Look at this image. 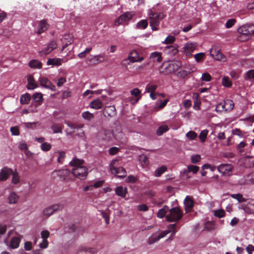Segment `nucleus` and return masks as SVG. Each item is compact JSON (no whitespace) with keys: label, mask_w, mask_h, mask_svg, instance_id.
<instances>
[{"label":"nucleus","mask_w":254,"mask_h":254,"mask_svg":"<svg viewBox=\"0 0 254 254\" xmlns=\"http://www.w3.org/2000/svg\"><path fill=\"white\" fill-rule=\"evenodd\" d=\"M31 100V96L29 94H23L20 97V103L21 104H28Z\"/></svg>","instance_id":"72a5a7b5"},{"label":"nucleus","mask_w":254,"mask_h":254,"mask_svg":"<svg viewBox=\"0 0 254 254\" xmlns=\"http://www.w3.org/2000/svg\"><path fill=\"white\" fill-rule=\"evenodd\" d=\"M48 65H61V60L59 59H49L47 63Z\"/></svg>","instance_id":"a18cd8bd"},{"label":"nucleus","mask_w":254,"mask_h":254,"mask_svg":"<svg viewBox=\"0 0 254 254\" xmlns=\"http://www.w3.org/2000/svg\"><path fill=\"white\" fill-rule=\"evenodd\" d=\"M71 172L70 170L67 169H60L58 170H55L52 175L53 177H59L60 179L63 181L67 180L69 179V176Z\"/></svg>","instance_id":"423d86ee"},{"label":"nucleus","mask_w":254,"mask_h":254,"mask_svg":"<svg viewBox=\"0 0 254 254\" xmlns=\"http://www.w3.org/2000/svg\"><path fill=\"white\" fill-rule=\"evenodd\" d=\"M220 51V49L218 47L213 46L210 50V55L216 60L220 61L224 57Z\"/></svg>","instance_id":"9b49d317"},{"label":"nucleus","mask_w":254,"mask_h":254,"mask_svg":"<svg viewBox=\"0 0 254 254\" xmlns=\"http://www.w3.org/2000/svg\"><path fill=\"white\" fill-rule=\"evenodd\" d=\"M33 98L36 102H40L43 99L42 94L40 93H36L33 94Z\"/></svg>","instance_id":"680f3d73"},{"label":"nucleus","mask_w":254,"mask_h":254,"mask_svg":"<svg viewBox=\"0 0 254 254\" xmlns=\"http://www.w3.org/2000/svg\"><path fill=\"white\" fill-rule=\"evenodd\" d=\"M64 126L59 124H53L51 126V128L52 129L54 133H62V130Z\"/></svg>","instance_id":"473e14b6"},{"label":"nucleus","mask_w":254,"mask_h":254,"mask_svg":"<svg viewBox=\"0 0 254 254\" xmlns=\"http://www.w3.org/2000/svg\"><path fill=\"white\" fill-rule=\"evenodd\" d=\"M211 79V76L207 72L204 73L202 75L201 80L204 81H210Z\"/></svg>","instance_id":"052dcab7"},{"label":"nucleus","mask_w":254,"mask_h":254,"mask_svg":"<svg viewBox=\"0 0 254 254\" xmlns=\"http://www.w3.org/2000/svg\"><path fill=\"white\" fill-rule=\"evenodd\" d=\"M82 118L87 121H90L94 118V115L88 111L84 112L82 113Z\"/></svg>","instance_id":"de8ad7c7"},{"label":"nucleus","mask_w":254,"mask_h":254,"mask_svg":"<svg viewBox=\"0 0 254 254\" xmlns=\"http://www.w3.org/2000/svg\"><path fill=\"white\" fill-rule=\"evenodd\" d=\"M246 80L254 79V69H251L248 71L244 76Z\"/></svg>","instance_id":"8fccbe9b"},{"label":"nucleus","mask_w":254,"mask_h":254,"mask_svg":"<svg viewBox=\"0 0 254 254\" xmlns=\"http://www.w3.org/2000/svg\"><path fill=\"white\" fill-rule=\"evenodd\" d=\"M238 32L241 34L238 36L239 41H244L249 38L250 35H254V25L253 24H246L238 29Z\"/></svg>","instance_id":"f03ea898"},{"label":"nucleus","mask_w":254,"mask_h":254,"mask_svg":"<svg viewBox=\"0 0 254 254\" xmlns=\"http://www.w3.org/2000/svg\"><path fill=\"white\" fill-rule=\"evenodd\" d=\"M150 60L153 62L161 63L162 61V54L158 52H154L149 56Z\"/></svg>","instance_id":"6ab92c4d"},{"label":"nucleus","mask_w":254,"mask_h":254,"mask_svg":"<svg viewBox=\"0 0 254 254\" xmlns=\"http://www.w3.org/2000/svg\"><path fill=\"white\" fill-rule=\"evenodd\" d=\"M11 173H12V169L7 167H3L0 171V181L7 180Z\"/></svg>","instance_id":"2eb2a0df"},{"label":"nucleus","mask_w":254,"mask_h":254,"mask_svg":"<svg viewBox=\"0 0 254 254\" xmlns=\"http://www.w3.org/2000/svg\"><path fill=\"white\" fill-rule=\"evenodd\" d=\"M225 212L223 209H218L214 212V215L218 218H222L225 216Z\"/></svg>","instance_id":"6e6d98bb"},{"label":"nucleus","mask_w":254,"mask_h":254,"mask_svg":"<svg viewBox=\"0 0 254 254\" xmlns=\"http://www.w3.org/2000/svg\"><path fill=\"white\" fill-rule=\"evenodd\" d=\"M184 204L186 211L189 212L191 211L194 205V202L191 198L187 196L184 200Z\"/></svg>","instance_id":"a211bd4d"},{"label":"nucleus","mask_w":254,"mask_h":254,"mask_svg":"<svg viewBox=\"0 0 254 254\" xmlns=\"http://www.w3.org/2000/svg\"><path fill=\"white\" fill-rule=\"evenodd\" d=\"M205 56V54L203 53H199L195 54L194 58L197 62H199L202 60Z\"/></svg>","instance_id":"4d7b16f0"},{"label":"nucleus","mask_w":254,"mask_h":254,"mask_svg":"<svg viewBox=\"0 0 254 254\" xmlns=\"http://www.w3.org/2000/svg\"><path fill=\"white\" fill-rule=\"evenodd\" d=\"M104 61V58L102 55L96 56H90L86 59V63L89 65H96Z\"/></svg>","instance_id":"1a4fd4ad"},{"label":"nucleus","mask_w":254,"mask_h":254,"mask_svg":"<svg viewBox=\"0 0 254 254\" xmlns=\"http://www.w3.org/2000/svg\"><path fill=\"white\" fill-rule=\"evenodd\" d=\"M21 238L18 237H14L11 238L9 243V247L13 249H16L19 247Z\"/></svg>","instance_id":"393cba45"},{"label":"nucleus","mask_w":254,"mask_h":254,"mask_svg":"<svg viewBox=\"0 0 254 254\" xmlns=\"http://www.w3.org/2000/svg\"><path fill=\"white\" fill-rule=\"evenodd\" d=\"M222 85L226 87H230L232 85L231 81L228 76H224L222 80Z\"/></svg>","instance_id":"37998d69"},{"label":"nucleus","mask_w":254,"mask_h":254,"mask_svg":"<svg viewBox=\"0 0 254 254\" xmlns=\"http://www.w3.org/2000/svg\"><path fill=\"white\" fill-rule=\"evenodd\" d=\"M234 167L230 164H222L220 165L218 168V171L224 175H230Z\"/></svg>","instance_id":"6e6552de"},{"label":"nucleus","mask_w":254,"mask_h":254,"mask_svg":"<svg viewBox=\"0 0 254 254\" xmlns=\"http://www.w3.org/2000/svg\"><path fill=\"white\" fill-rule=\"evenodd\" d=\"M135 15L134 13L132 11L126 12L120 15L117 19L115 20L114 25L118 26L121 24L130 20Z\"/></svg>","instance_id":"39448f33"},{"label":"nucleus","mask_w":254,"mask_h":254,"mask_svg":"<svg viewBox=\"0 0 254 254\" xmlns=\"http://www.w3.org/2000/svg\"><path fill=\"white\" fill-rule=\"evenodd\" d=\"M167 170V168L166 166H162L155 170L154 175L156 177H159L166 171Z\"/></svg>","instance_id":"c9c22d12"},{"label":"nucleus","mask_w":254,"mask_h":254,"mask_svg":"<svg viewBox=\"0 0 254 254\" xmlns=\"http://www.w3.org/2000/svg\"><path fill=\"white\" fill-rule=\"evenodd\" d=\"M178 48L174 46H167L165 48L164 52L170 56H175L178 53Z\"/></svg>","instance_id":"412c9836"},{"label":"nucleus","mask_w":254,"mask_h":254,"mask_svg":"<svg viewBox=\"0 0 254 254\" xmlns=\"http://www.w3.org/2000/svg\"><path fill=\"white\" fill-rule=\"evenodd\" d=\"M175 40V38L173 36H168L165 40L164 43L166 44H172Z\"/></svg>","instance_id":"338daca9"},{"label":"nucleus","mask_w":254,"mask_h":254,"mask_svg":"<svg viewBox=\"0 0 254 254\" xmlns=\"http://www.w3.org/2000/svg\"><path fill=\"white\" fill-rule=\"evenodd\" d=\"M19 196L15 192H13L10 193L8 199L10 204H14L17 202Z\"/></svg>","instance_id":"c756f323"},{"label":"nucleus","mask_w":254,"mask_h":254,"mask_svg":"<svg viewBox=\"0 0 254 254\" xmlns=\"http://www.w3.org/2000/svg\"><path fill=\"white\" fill-rule=\"evenodd\" d=\"M208 133V130L207 129H204L201 131L199 134V138L202 142L205 141L207 138V136Z\"/></svg>","instance_id":"c03bdc74"},{"label":"nucleus","mask_w":254,"mask_h":254,"mask_svg":"<svg viewBox=\"0 0 254 254\" xmlns=\"http://www.w3.org/2000/svg\"><path fill=\"white\" fill-rule=\"evenodd\" d=\"M157 85H147L146 87V90L148 92H154L155 90L157 89Z\"/></svg>","instance_id":"69168bd1"},{"label":"nucleus","mask_w":254,"mask_h":254,"mask_svg":"<svg viewBox=\"0 0 254 254\" xmlns=\"http://www.w3.org/2000/svg\"><path fill=\"white\" fill-rule=\"evenodd\" d=\"M236 22V20L234 18L229 19L225 24L227 28H231Z\"/></svg>","instance_id":"5fc2aeb1"},{"label":"nucleus","mask_w":254,"mask_h":254,"mask_svg":"<svg viewBox=\"0 0 254 254\" xmlns=\"http://www.w3.org/2000/svg\"><path fill=\"white\" fill-rule=\"evenodd\" d=\"M103 104L102 102L99 99L93 100L90 104L91 108L98 110L100 109L103 107Z\"/></svg>","instance_id":"a878e982"},{"label":"nucleus","mask_w":254,"mask_h":254,"mask_svg":"<svg viewBox=\"0 0 254 254\" xmlns=\"http://www.w3.org/2000/svg\"><path fill=\"white\" fill-rule=\"evenodd\" d=\"M138 57V53L136 51L133 50L131 51L129 54V59L130 62H131V60L133 59H136Z\"/></svg>","instance_id":"e2e57ef3"},{"label":"nucleus","mask_w":254,"mask_h":254,"mask_svg":"<svg viewBox=\"0 0 254 254\" xmlns=\"http://www.w3.org/2000/svg\"><path fill=\"white\" fill-rule=\"evenodd\" d=\"M147 26L148 22L146 19L140 20L136 24V27L137 28L142 29H145L147 27Z\"/></svg>","instance_id":"79ce46f5"},{"label":"nucleus","mask_w":254,"mask_h":254,"mask_svg":"<svg viewBox=\"0 0 254 254\" xmlns=\"http://www.w3.org/2000/svg\"><path fill=\"white\" fill-rule=\"evenodd\" d=\"M166 15L163 12H155L152 11L149 14L150 25L153 31L158 30L157 27L160 24V21L165 18Z\"/></svg>","instance_id":"7ed1b4c3"},{"label":"nucleus","mask_w":254,"mask_h":254,"mask_svg":"<svg viewBox=\"0 0 254 254\" xmlns=\"http://www.w3.org/2000/svg\"><path fill=\"white\" fill-rule=\"evenodd\" d=\"M231 197L236 199L239 202H244L246 201V199L243 197V196L241 193L232 194H231Z\"/></svg>","instance_id":"ea45409f"},{"label":"nucleus","mask_w":254,"mask_h":254,"mask_svg":"<svg viewBox=\"0 0 254 254\" xmlns=\"http://www.w3.org/2000/svg\"><path fill=\"white\" fill-rule=\"evenodd\" d=\"M27 81V88L28 89H34L38 87V84L36 82L34 77L32 75L28 76Z\"/></svg>","instance_id":"aec40b11"},{"label":"nucleus","mask_w":254,"mask_h":254,"mask_svg":"<svg viewBox=\"0 0 254 254\" xmlns=\"http://www.w3.org/2000/svg\"><path fill=\"white\" fill-rule=\"evenodd\" d=\"M52 147L51 145L47 142H43L41 145V148L44 151H48L51 149Z\"/></svg>","instance_id":"603ef678"},{"label":"nucleus","mask_w":254,"mask_h":254,"mask_svg":"<svg viewBox=\"0 0 254 254\" xmlns=\"http://www.w3.org/2000/svg\"><path fill=\"white\" fill-rule=\"evenodd\" d=\"M48 26L49 25L45 20H42L40 21L37 32L38 34L40 35L42 33L48 29Z\"/></svg>","instance_id":"bb28decb"},{"label":"nucleus","mask_w":254,"mask_h":254,"mask_svg":"<svg viewBox=\"0 0 254 254\" xmlns=\"http://www.w3.org/2000/svg\"><path fill=\"white\" fill-rule=\"evenodd\" d=\"M169 207L167 205H164L163 208L159 209V211L157 213V217L160 218H163L165 216H166V214L168 211H169Z\"/></svg>","instance_id":"2f4dec72"},{"label":"nucleus","mask_w":254,"mask_h":254,"mask_svg":"<svg viewBox=\"0 0 254 254\" xmlns=\"http://www.w3.org/2000/svg\"><path fill=\"white\" fill-rule=\"evenodd\" d=\"M215 110L217 112H222L223 111H225V106H223V103L221 102L219 103L217 106H216Z\"/></svg>","instance_id":"13d9d810"},{"label":"nucleus","mask_w":254,"mask_h":254,"mask_svg":"<svg viewBox=\"0 0 254 254\" xmlns=\"http://www.w3.org/2000/svg\"><path fill=\"white\" fill-rule=\"evenodd\" d=\"M29 66L31 68H41L42 66V64L37 60H32L29 62Z\"/></svg>","instance_id":"7c9ffc66"},{"label":"nucleus","mask_w":254,"mask_h":254,"mask_svg":"<svg viewBox=\"0 0 254 254\" xmlns=\"http://www.w3.org/2000/svg\"><path fill=\"white\" fill-rule=\"evenodd\" d=\"M63 43L64 44L62 48L63 51L68 45L71 44L73 42L72 38L69 35H64L62 39Z\"/></svg>","instance_id":"5701e85b"},{"label":"nucleus","mask_w":254,"mask_h":254,"mask_svg":"<svg viewBox=\"0 0 254 254\" xmlns=\"http://www.w3.org/2000/svg\"><path fill=\"white\" fill-rule=\"evenodd\" d=\"M197 44L195 43H187L183 48V51L188 57L192 56V53L196 48Z\"/></svg>","instance_id":"f8f14e48"},{"label":"nucleus","mask_w":254,"mask_h":254,"mask_svg":"<svg viewBox=\"0 0 254 254\" xmlns=\"http://www.w3.org/2000/svg\"><path fill=\"white\" fill-rule=\"evenodd\" d=\"M84 160L77 158H73L70 162L69 165L73 167L71 173L80 180L86 179L88 174V169L82 166Z\"/></svg>","instance_id":"f257e3e1"},{"label":"nucleus","mask_w":254,"mask_h":254,"mask_svg":"<svg viewBox=\"0 0 254 254\" xmlns=\"http://www.w3.org/2000/svg\"><path fill=\"white\" fill-rule=\"evenodd\" d=\"M223 106H225V111H231L234 107V103L231 100H224L223 102Z\"/></svg>","instance_id":"c85d7f7f"},{"label":"nucleus","mask_w":254,"mask_h":254,"mask_svg":"<svg viewBox=\"0 0 254 254\" xmlns=\"http://www.w3.org/2000/svg\"><path fill=\"white\" fill-rule=\"evenodd\" d=\"M12 135H18L19 134V128L17 127H12L10 128Z\"/></svg>","instance_id":"774afa93"},{"label":"nucleus","mask_w":254,"mask_h":254,"mask_svg":"<svg viewBox=\"0 0 254 254\" xmlns=\"http://www.w3.org/2000/svg\"><path fill=\"white\" fill-rule=\"evenodd\" d=\"M39 82L41 86L46 88L51 89L52 84L51 82L47 78L45 77H41L39 78Z\"/></svg>","instance_id":"4be33fe9"},{"label":"nucleus","mask_w":254,"mask_h":254,"mask_svg":"<svg viewBox=\"0 0 254 254\" xmlns=\"http://www.w3.org/2000/svg\"><path fill=\"white\" fill-rule=\"evenodd\" d=\"M57 47V44L55 40L51 41L48 45L39 52L40 56H45L50 54L53 50L56 49Z\"/></svg>","instance_id":"9d476101"},{"label":"nucleus","mask_w":254,"mask_h":254,"mask_svg":"<svg viewBox=\"0 0 254 254\" xmlns=\"http://www.w3.org/2000/svg\"><path fill=\"white\" fill-rule=\"evenodd\" d=\"M246 145L247 143L244 141H242L238 144L237 149L240 154H243V153L244 152L243 148L246 146Z\"/></svg>","instance_id":"864d4df0"},{"label":"nucleus","mask_w":254,"mask_h":254,"mask_svg":"<svg viewBox=\"0 0 254 254\" xmlns=\"http://www.w3.org/2000/svg\"><path fill=\"white\" fill-rule=\"evenodd\" d=\"M169 130V127L166 125H163L159 127L157 130V134L158 135H161L163 133Z\"/></svg>","instance_id":"a19ab883"},{"label":"nucleus","mask_w":254,"mask_h":254,"mask_svg":"<svg viewBox=\"0 0 254 254\" xmlns=\"http://www.w3.org/2000/svg\"><path fill=\"white\" fill-rule=\"evenodd\" d=\"M10 175H12L11 183L12 184L17 185L20 182V177L16 170L14 171L12 170V173Z\"/></svg>","instance_id":"cd10ccee"},{"label":"nucleus","mask_w":254,"mask_h":254,"mask_svg":"<svg viewBox=\"0 0 254 254\" xmlns=\"http://www.w3.org/2000/svg\"><path fill=\"white\" fill-rule=\"evenodd\" d=\"M204 228L208 231H212L215 229V223L212 221H207L205 223Z\"/></svg>","instance_id":"49530a36"},{"label":"nucleus","mask_w":254,"mask_h":254,"mask_svg":"<svg viewBox=\"0 0 254 254\" xmlns=\"http://www.w3.org/2000/svg\"><path fill=\"white\" fill-rule=\"evenodd\" d=\"M111 170L113 174L118 175V177L122 178L126 176L127 172L125 168L123 167L116 168L114 166L111 167Z\"/></svg>","instance_id":"f3484780"},{"label":"nucleus","mask_w":254,"mask_h":254,"mask_svg":"<svg viewBox=\"0 0 254 254\" xmlns=\"http://www.w3.org/2000/svg\"><path fill=\"white\" fill-rule=\"evenodd\" d=\"M64 123L71 129L82 128L84 127L83 124L77 125L69 121H65Z\"/></svg>","instance_id":"f704fd0d"},{"label":"nucleus","mask_w":254,"mask_h":254,"mask_svg":"<svg viewBox=\"0 0 254 254\" xmlns=\"http://www.w3.org/2000/svg\"><path fill=\"white\" fill-rule=\"evenodd\" d=\"M139 160L143 165H147L149 164V160L146 155L142 154L139 156Z\"/></svg>","instance_id":"09e8293b"},{"label":"nucleus","mask_w":254,"mask_h":254,"mask_svg":"<svg viewBox=\"0 0 254 254\" xmlns=\"http://www.w3.org/2000/svg\"><path fill=\"white\" fill-rule=\"evenodd\" d=\"M187 170L185 172V173L192 172L196 174L199 170V167L193 165H190L187 167Z\"/></svg>","instance_id":"e433bc0d"},{"label":"nucleus","mask_w":254,"mask_h":254,"mask_svg":"<svg viewBox=\"0 0 254 254\" xmlns=\"http://www.w3.org/2000/svg\"><path fill=\"white\" fill-rule=\"evenodd\" d=\"M102 216L105 219V223L107 225L109 224L110 223V216H109V212L110 210L109 209L107 210V212L104 211L103 210L99 211Z\"/></svg>","instance_id":"4c0bfd02"},{"label":"nucleus","mask_w":254,"mask_h":254,"mask_svg":"<svg viewBox=\"0 0 254 254\" xmlns=\"http://www.w3.org/2000/svg\"><path fill=\"white\" fill-rule=\"evenodd\" d=\"M105 117L112 118L116 114V109L114 106H106L103 110Z\"/></svg>","instance_id":"ddd939ff"},{"label":"nucleus","mask_w":254,"mask_h":254,"mask_svg":"<svg viewBox=\"0 0 254 254\" xmlns=\"http://www.w3.org/2000/svg\"><path fill=\"white\" fill-rule=\"evenodd\" d=\"M171 231H164L158 235L157 233L153 234L148 239L147 243L149 245H152L158 241L160 239L164 237L170 233Z\"/></svg>","instance_id":"0eeeda50"},{"label":"nucleus","mask_w":254,"mask_h":254,"mask_svg":"<svg viewBox=\"0 0 254 254\" xmlns=\"http://www.w3.org/2000/svg\"><path fill=\"white\" fill-rule=\"evenodd\" d=\"M197 136V133L194 131H189L186 134V137L190 140H192L195 139Z\"/></svg>","instance_id":"3c124183"},{"label":"nucleus","mask_w":254,"mask_h":254,"mask_svg":"<svg viewBox=\"0 0 254 254\" xmlns=\"http://www.w3.org/2000/svg\"><path fill=\"white\" fill-rule=\"evenodd\" d=\"M241 208L248 214L254 213V199L250 200L246 205H242Z\"/></svg>","instance_id":"dca6fc26"},{"label":"nucleus","mask_w":254,"mask_h":254,"mask_svg":"<svg viewBox=\"0 0 254 254\" xmlns=\"http://www.w3.org/2000/svg\"><path fill=\"white\" fill-rule=\"evenodd\" d=\"M77 254H95V251L92 248H84L79 251Z\"/></svg>","instance_id":"58836bf2"},{"label":"nucleus","mask_w":254,"mask_h":254,"mask_svg":"<svg viewBox=\"0 0 254 254\" xmlns=\"http://www.w3.org/2000/svg\"><path fill=\"white\" fill-rule=\"evenodd\" d=\"M200 159L201 156L200 155L198 154L192 155L190 158L191 163L193 164L197 163L200 160Z\"/></svg>","instance_id":"bf43d9fd"},{"label":"nucleus","mask_w":254,"mask_h":254,"mask_svg":"<svg viewBox=\"0 0 254 254\" xmlns=\"http://www.w3.org/2000/svg\"><path fill=\"white\" fill-rule=\"evenodd\" d=\"M115 192L117 195L124 198L127 193V188H124L123 186H118L115 189Z\"/></svg>","instance_id":"b1692460"},{"label":"nucleus","mask_w":254,"mask_h":254,"mask_svg":"<svg viewBox=\"0 0 254 254\" xmlns=\"http://www.w3.org/2000/svg\"><path fill=\"white\" fill-rule=\"evenodd\" d=\"M65 156V153L64 151H62L59 153V157L58 158V162L60 163H62L63 161Z\"/></svg>","instance_id":"0e129e2a"},{"label":"nucleus","mask_w":254,"mask_h":254,"mask_svg":"<svg viewBox=\"0 0 254 254\" xmlns=\"http://www.w3.org/2000/svg\"><path fill=\"white\" fill-rule=\"evenodd\" d=\"M61 205L56 204L45 208L43 211V214L46 217H49L60 209Z\"/></svg>","instance_id":"4468645a"},{"label":"nucleus","mask_w":254,"mask_h":254,"mask_svg":"<svg viewBox=\"0 0 254 254\" xmlns=\"http://www.w3.org/2000/svg\"><path fill=\"white\" fill-rule=\"evenodd\" d=\"M183 217V211L178 207L169 209V214L166 215V218L168 222H176L180 220Z\"/></svg>","instance_id":"20e7f679"}]
</instances>
